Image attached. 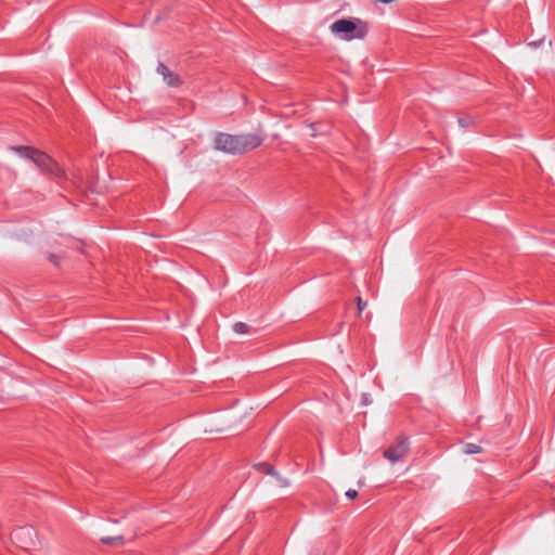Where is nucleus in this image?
I'll return each instance as SVG.
<instances>
[{
	"mask_svg": "<svg viewBox=\"0 0 555 555\" xmlns=\"http://www.w3.org/2000/svg\"><path fill=\"white\" fill-rule=\"evenodd\" d=\"M331 33L345 41H351L356 39H364L369 33L367 23L357 18H341L337 20L330 26Z\"/></svg>",
	"mask_w": 555,
	"mask_h": 555,
	"instance_id": "nucleus-3",
	"label": "nucleus"
},
{
	"mask_svg": "<svg viewBox=\"0 0 555 555\" xmlns=\"http://www.w3.org/2000/svg\"><path fill=\"white\" fill-rule=\"evenodd\" d=\"M262 141L261 137L254 133L230 134L218 132L214 138V147L227 154L237 155L257 149Z\"/></svg>",
	"mask_w": 555,
	"mask_h": 555,
	"instance_id": "nucleus-1",
	"label": "nucleus"
},
{
	"mask_svg": "<svg viewBox=\"0 0 555 555\" xmlns=\"http://www.w3.org/2000/svg\"><path fill=\"white\" fill-rule=\"evenodd\" d=\"M409 448V439L406 437L400 436L397 438L392 446L384 451V457L395 464L408 455Z\"/></svg>",
	"mask_w": 555,
	"mask_h": 555,
	"instance_id": "nucleus-4",
	"label": "nucleus"
},
{
	"mask_svg": "<svg viewBox=\"0 0 555 555\" xmlns=\"http://www.w3.org/2000/svg\"><path fill=\"white\" fill-rule=\"evenodd\" d=\"M34 533L33 528L30 527H23L14 531V537L16 539H20L22 535H28L31 537Z\"/></svg>",
	"mask_w": 555,
	"mask_h": 555,
	"instance_id": "nucleus-8",
	"label": "nucleus"
},
{
	"mask_svg": "<svg viewBox=\"0 0 555 555\" xmlns=\"http://www.w3.org/2000/svg\"><path fill=\"white\" fill-rule=\"evenodd\" d=\"M248 330H249V325L244 322H236L233 325V331L237 334H246V333H248Z\"/></svg>",
	"mask_w": 555,
	"mask_h": 555,
	"instance_id": "nucleus-9",
	"label": "nucleus"
},
{
	"mask_svg": "<svg viewBox=\"0 0 555 555\" xmlns=\"http://www.w3.org/2000/svg\"><path fill=\"white\" fill-rule=\"evenodd\" d=\"M357 305H358V310H359V312H362V311L364 310L365 306H366V302H365V301H363V300L359 297V298H358V302H357Z\"/></svg>",
	"mask_w": 555,
	"mask_h": 555,
	"instance_id": "nucleus-13",
	"label": "nucleus"
},
{
	"mask_svg": "<svg viewBox=\"0 0 555 555\" xmlns=\"http://www.w3.org/2000/svg\"><path fill=\"white\" fill-rule=\"evenodd\" d=\"M460 127L462 128H468L474 125V118L470 116L467 117H461L457 119Z\"/></svg>",
	"mask_w": 555,
	"mask_h": 555,
	"instance_id": "nucleus-10",
	"label": "nucleus"
},
{
	"mask_svg": "<svg viewBox=\"0 0 555 555\" xmlns=\"http://www.w3.org/2000/svg\"><path fill=\"white\" fill-rule=\"evenodd\" d=\"M276 477H278V479H279V481H280V485H281V486L285 487V486H287V485H288L287 480H286V479H284V478H282L279 474H278V476H276Z\"/></svg>",
	"mask_w": 555,
	"mask_h": 555,
	"instance_id": "nucleus-15",
	"label": "nucleus"
},
{
	"mask_svg": "<svg viewBox=\"0 0 555 555\" xmlns=\"http://www.w3.org/2000/svg\"><path fill=\"white\" fill-rule=\"evenodd\" d=\"M255 467L267 475L278 476V472L273 468V466L266 462L258 463L255 465Z\"/></svg>",
	"mask_w": 555,
	"mask_h": 555,
	"instance_id": "nucleus-6",
	"label": "nucleus"
},
{
	"mask_svg": "<svg viewBox=\"0 0 555 555\" xmlns=\"http://www.w3.org/2000/svg\"><path fill=\"white\" fill-rule=\"evenodd\" d=\"M156 70L163 77V80L168 87L177 88L181 86L182 80L180 76L170 70L164 63L159 62Z\"/></svg>",
	"mask_w": 555,
	"mask_h": 555,
	"instance_id": "nucleus-5",
	"label": "nucleus"
},
{
	"mask_svg": "<svg viewBox=\"0 0 555 555\" xmlns=\"http://www.w3.org/2000/svg\"><path fill=\"white\" fill-rule=\"evenodd\" d=\"M463 452L468 455L478 454L481 452V447L476 443H466L463 447Z\"/></svg>",
	"mask_w": 555,
	"mask_h": 555,
	"instance_id": "nucleus-7",
	"label": "nucleus"
},
{
	"mask_svg": "<svg viewBox=\"0 0 555 555\" xmlns=\"http://www.w3.org/2000/svg\"><path fill=\"white\" fill-rule=\"evenodd\" d=\"M15 153L20 154L22 157L31 159L34 164L40 168L42 171L59 178L63 179L66 177L65 171L55 163L49 155L46 153L24 145H16L10 147Z\"/></svg>",
	"mask_w": 555,
	"mask_h": 555,
	"instance_id": "nucleus-2",
	"label": "nucleus"
},
{
	"mask_svg": "<svg viewBox=\"0 0 555 555\" xmlns=\"http://www.w3.org/2000/svg\"><path fill=\"white\" fill-rule=\"evenodd\" d=\"M345 495H346V498H348L349 500H353V499H356V498H357V495H358V491H357V490H354V489H349V490H347V491H346Z\"/></svg>",
	"mask_w": 555,
	"mask_h": 555,
	"instance_id": "nucleus-12",
	"label": "nucleus"
},
{
	"mask_svg": "<svg viewBox=\"0 0 555 555\" xmlns=\"http://www.w3.org/2000/svg\"><path fill=\"white\" fill-rule=\"evenodd\" d=\"M122 541H124L122 535H114V537L106 535V539H105L106 545H113V544H116L117 542H122Z\"/></svg>",
	"mask_w": 555,
	"mask_h": 555,
	"instance_id": "nucleus-11",
	"label": "nucleus"
},
{
	"mask_svg": "<svg viewBox=\"0 0 555 555\" xmlns=\"http://www.w3.org/2000/svg\"><path fill=\"white\" fill-rule=\"evenodd\" d=\"M530 46L538 47V42H531Z\"/></svg>",
	"mask_w": 555,
	"mask_h": 555,
	"instance_id": "nucleus-16",
	"label": "nucleus"
},
{
	"mask_svg": "<svg viewBox=\"0 0 555 555\" xmlns=\"http://www.w3.org/2000/svg\"><path fill=\"white\" fill-rule=\"evenodd\" d=\"M48 258H49V260H50L51 262H53L54 264H56V266L59 264V261H57V260H59V257H57L56 255H54V254H49Z\"/></svg>",
	"mask_w": 555,
	"mask_h": 555,
	"instance_id": "nucleus-14",
	"label": "nucleus"
}]
</instances>
